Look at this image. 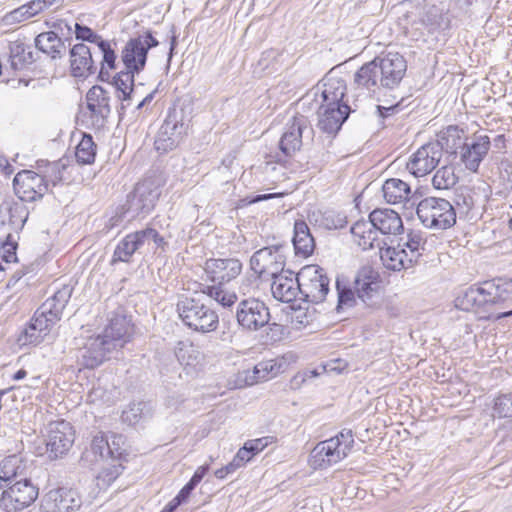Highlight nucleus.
<instances>
[{"label":"nucleus","instance_id":"f257e3e1","mask_svg":"<svg viewBox=\"0 0 512 512\" xmlns=\"http://www.w3.org/2000/svg\"><path fill=\"white\" fill-rule=\"evenodd\" d=\"M407 71V62L398 52L382 53L372 61L363 64L354 74L356 89L375 94L381 88L398 87Z\"/></svg>","mask_w":512,"mask_h":512},{"label":"nucleus","instance_id":"f03ea898","mask_svg":"<svg viewBox=\"0 0 512 512\" xmlns=\"http://www.w3.org/2000/svg\"><path fill=\"white\" fill-rule=\"evenodd\" d=\"M242 271V263L235 258L208 259L204 272L211 284L199 285L202 294L208 296L223 307H230L237 301L235 292L229 291L225 285L237 278Z\"/></svg>","mask_w":512,"mask_h":512},{"label":"nucleus","instance_id":"7ed1b4c3","mask_svg":"<svg viewBox=\"0 0 512 512\" xmlns=\"http://www.w3.org/2000/svg\"><path fill=\"white\" fill-rule=\"evenodd\" d=\"M166 180L162 173L152 172L127 195L126 212L131 217H145L150 214L158 202Z\"/></svg>","mask_w":512,"mask_h":512},{"label":"nucleus","instance_id":"20e7f679","mask_svg":"<svg viewBox=\"0 0 512 512\" xmlns=\"http://www.w3.org/2000/svg\"><path fill=\"white\" fill-rule=\"evenodd\" d=\"M354 446L351 429H343L336 436L319 442L311 451L309 464L313 469H326L345 459Z\"/></svg>","mask_w":512,"mask_h":512},{"label":"nucleus","instance_id":"39448f33","mask_svg":"<svg viewBox=\"0 0 512 512\" xmlns=\"http://www.w3.org/2000/svg\"><path fill=\"white\" fill-rule=\"evenodd\" d=\"M336 290L338 296L336 309L338 312L354 307L358 300L368 307H374L378 304L377 284L366 278L358 276L353 283H350L344 277H338L336 279Z\"/></svg>","mask_w":512,"mask_h":512},{"label":"nucleus","instance_id":"423d86ee","mask_svg":"<svg viewBox=\"0 0 512 512\" xmlns=\"http://www.w3.org/2000/svg\"><path fill=\"white\" fill-rule=\"evenodd\" d=\"M177 312L183 323L197 332L215 331L219 324L218 314L195 297H181L177 303Z\"/></svg>","mask_w":512,"mask_h":512},{"label":"nucleus","instance_id":"0eeeda50","mask_svg":"<svg viewBox=\"0 0 512 512\" xmlns=\"http://www.w3.org/2000/svg\"><path fill=\"white\" fill-rule=\"evenodd\" d=\"M420 222L429 229L446 230L456 223V212L452 204L438 197L422 199L416 208Z\"/></svg>","mask_w":512,"mask_h":512},{"label":"nucleus","instance_id":"6e6552de","mask_svg":"<svg viewBox=\"0 0 512 512\" xmlns=\"http://www.w3.org/2000/svg\"><path fill=\"white\" fill-rule=\"evenodd\" d=\"M301 286L300 300L318 304L322 303L329 293L330 280L325 270L318 265H307L299 272Z\"/></svg>","mask_w":512,"mask_h":512},{"label":"nucleus","instance_id":"1a4fd4ad","mask_svg":"<svg viewBox=\"0 0 512 512\" xmlns=\"http://www.w3.org/2000/svg\"><path fill=\"white\" fill-rule=\"evenodd\" d=\"M159 41L146 31L136 37L130 38L121 51V61L126 69L140 73L146 65L148 51L157 47Z\"/></svg>","mask_w":512,"mask_h":512},{"label":"nucleus","instance_id":"9d476101","mask_svg":"<svg viewBox=\"0 0 512 512\" xmlns=\"http://www.w3.org/2000/svg\"><path fill=\"white\" fill-rule=\"evenodd\" d=\"M38 494V488L27 477L21 478L3 491L0 507L7 512L21 511L34 503Z\"/></svg>","mask_w":512,"mask_h":512},{"label":"nucleus","instance_id":"9b49d317","mask_svg":"<svg viewBox=\"0 0 512 512\" xmlns=\"http://www.w3.org/2000/svg\"><path fill=\"white\" fill-rule=\"evenodd\" d=\"M75 433L65 420L53 421L46 426V449L50 459L64 456L72 447Z\"/></svg>","mask_w":512,"mask_h":512},{"label":"nucleus","instance_id":"f8f14e48","mask_svg":"<svg viewBox=\"0 0 512 512\" xmlns=\"http://www.w3.org/2000/svg\"><path fill=\"white\" fill-rule=\"evenodd\" d=\"M282 245L263 247L256 251L251 259V269L258 277H275L285 266V256L282 253Z\"/></svg>","mask_w":512,"mask_h":512},{"label":"nucleus","instance_id":"ddd939ff","mask_svg":"<svg viewBox=\"0 0 512 512\" xmlns=\"http://www.w3.org/2000/svg\"><path fill=\"white\" fill-rule=\"evenodd\" d=\"M236 319L243 329L257 331L269 323V308L263 301L254 297L244 299L238 304Z\"/></svg>","mask_w":512,"mask_h":512},{"label":"nucleus","instance_id":"4468645a","mask_svg":"<svg viewBox=\"0 0 512 512\" xmlns=\"http://www.w3.org/2000/svg\"><path fill=\"white\" fill-rule=\"evenodd\" d=\"M119 349L102 333L89 337L80 349L79 360L85 368L94 369L111 357Z\"/></svg>","mask_w":512,"mask_h":512},{"label":"nucleus","instance_id":"2eb2a0df","mask_svg":"<svg viewBox=\"0 0 512 512\" xmlns=\"http://www.w3.org/2000/svg\"><path fill=\"white\" fill-rule=\"evenodd\" d=\"M15 194L25 202L41 199L48 192V184L40 173L31 170L18 172L13 179Z\"/></svg>","mask_w":512,"mask_h":512},{"label":"nucleus","instance_id":"dca6fc26","mask_svg":"<svg viewBox=\"0 0 512 512\" xmlns=\"http://www.w3.org/2000/svg\"><path fill=\"white\" fill-rule=\"evenodd\" d=\"M442 156V146L430 142L421 146L410 156L406 167L415 177H422L437 167Z\"/></svg>","mask_w":512,"mask_h":512},{"label":"nucleus","instance_id":"f3484780","mask_svg":"<svg viewBox=\"0 0 512 512\" xmlns=\"http://www.w3.org/2000/svg\"><path fill=\"white\" fill-rule=\"evenodd\" d=\"M312 134L313 129L304 116L293 117L292 120L287 123L280 139L279 147L281 152L285 156L292 155L301 148L303 137H311Z\"/></svg>","mask_w":512,"mask_h":512},{"label":"nucleus","instance_id":"a211bd4d","mask_svg":"<svg viewBox=\"0 0 512 512\" xmlns=\"http://www.w3.org/2000/svg\"><path fill=\"white\" fill-rule=\"evenodd\" d=\"M81 504V497L75 489L58 488L46 493L41 506L45 512H74Z\"/></svg>","mask_w":512,"mask_h":512},{"label":"nucleus","instance_id":"6ab92c4d","mask_svg":"<svg viewBox=\"0 0 512 512\" xmlns=\"http://www.w3.org/2000/svg\"><path fill=\"white\" fill-rule=\"evenodd\" d=\"M86 103L93 126L103 127L111 113L109 93L100 86H93L86 94Z\"/></svg>","mask_w":512,"mask_h":512},{"label":"nucleus","instance_id":"aec40b11","mask_svg":"<svg viewBox=\"0 0 512 512\" xmlns=\"http://www.w3.org/2000/svg\"><path fill=\"white\" fill-rule=\"evenodd\" d=\"M352 111L349 105H319L318 126L326 133H337Z\"/></svg>","mask_w":512,"mask_h":512},{"label":"nucleus","instance_id":"412c9836","mask_svg":"<svg viewBox=\"0 0 512 512\" xmlns=\"http://www.w3.org/2000/svg\"><path fill=\"white\" fill-rule=\"evenodd\" d=\"M272 279L271 291L275 299L288 303L301 297L299 273L294 278L292 271L284 270Z\"/></svg>","mask_w":512,"mask_h":512},{"label":"nucleus","instance_id":"4be33fe9","mask_svg":"<svg viewBox=\"0 0 512 512\" xmlns=\"http://www.w3.org/2000/svg\"><path fill=\"white\" fill-rule=\"evenodd\" d=\"M509 290L512 291V281L506 282L503 285L486 282L482 287L471 288L466 293V299L468 302L477 303L478 305L486 303L496 304L506 300L503 293H507Z\"/></svg>","mask_w":512,"mask_h":512},{"label":"nucleus","instance_id":"5701e85b","mask_svg":"<svg viewBox=\"0 0 512 512\" xmlns=\"http://www.w3.org/2000/svg\"><path fill=\"white\" fill-rule=\"evenodd\" d=\"M70 66L74 77L86 78L97 71V66L93 60V52L83 43L75 44L70 49Z\"/></svg>","mask_w":512,"mask_h":512},{"label":"nucleus","instance_id":"b1692460","mask_svg":"<svg viewBox=\"0 0 512 512\" xmlns=\"http://www.w3.org/2000/svg\"><path fill=\"white\" fill-rule=\"evenodd\" d=\"M490 149V139L486 135L475 137L471 143H465L461 149V161L465 167L476 172Z\"/></svg>","mask_w":512,"mask_h":512},{"label":"nucleus","instance_id":"393cba45","mask_svg":"<svg viewBox=\"0 0 512 512\" xmlns=\"http://www.w3.org/2000/svg\"><path fill=\"white\" fill-rule=\"evenodd\" d=\"M346 83L341 78H327L321 87H317L315 101L318 105H348L343 101Z\"/></svg>","mask_w":512,"mask_h":512},{"label":"nucleus","instance_id":"a878e982","mask_svg":"<svg viewBox=\"0 0 512 512\" xmlns=\"http://www.w3.org/2000/svg\"><path fill=\"white\" fill-rule=\"evenodd\" d=\"M133 326L130 319L122 312H116L109 319L108 325L102 334L113 341L118 349H121L129 340Z\"/></svg>","mask_w":512,"mask_h":512},{"label":"nucleus","instance_id":"bb28decb","mask_svg":"<svg viewBox=\"0 0 512 512\" xmlns=\"http://www.w3.org/2000/svg\"><path fill=\"white\" fill-rule=\"evenodd\" d=\"M372 225L383 235H396L403 230V222L397 212L391 209H375L369 214Z\"/></svg>","mask_w":512,"mask_h":512},{"label":"nucleus","instance_id":"cd10ccee","mask_svg":"<svg viewBox=\"0 0 512 512\" xmlns=\"http://www.w3.org/2000/svg\"><path fill=\"white\" fill-rule=\"evenodd\" d=\"M36 48L52 60L61 59L66 54L65 42L53 31L43 32L35 38Z\"/></svg>","mask_w":512,"mask_h":512},{"label":"nucleus","instance_id":"c85d7f7f","mask_svg":"<svg viewBox=\"0 0 512 512\" xmlns=\"http://www.w3.org/2000/svg\"><path fill=\"white\" fill-rule=\"evenodd\" d=\"M27 464L19 456L11 455L0 462V489L9 486L16 478L27 476Z\"/></svg>","mask_w":512,"mask_h":512},{"label":"nucleus","instance_id":"c756f323","mask_svg":"<svg viewBox=\"0 0 512 512\" xmlns=\"http://www.w3.org/2000/svg\"><path fill=\"white\" fill-rule=\"evenodd\" d=\"M144 247L141 230L127 234L116 246L112 263L129 262L135 252Z\"/></svg>","mask_w":512,"mask_h":512},{"label":"nucleus","instance_id":"7c9ffc66","mask_svg":"<svg viewBox=\"0 0 512 512\" xmlns=\"http://www.w3.org/2000/svg\"><path fill=\"white\" fill-rule=\"evenodd\" d=\"M292 242L296 255L308 257L313 253L315 241L308 225L304 221L295 222Z\"/></svg>","mask_w":512,"mask_h":512},{"label":"nucleus","instance_id":"2f4dec72","mask_svg":"<svg viewBox=\"0 0 512 512\" xmlns=\"http://www.w3.org/2000/svg\"><path fill=\"white\" fill-rule=\"evenodd\" d=\"M380 258L383 265L393 271L407 269L413 265L411 259L408 257V251L405 248H401L400 244L398 247L381 249Z\"/></svg>","mask_w":512,"mask_h":512},{"label":"nucleus","instance_id":"473e14b6","mask_svg":"<svg viewBox=\"0 0 512 512\" xmlns=\"http://www.w3.org/2000/svg\"><path fill=\"white\" fill-rule=\"evenodd\" d=\"M161 127L163 128L164 135L169 134L174 137L172 142L168 141V143L170 145H178L188 130V124L184 121L183 111L170 110Z\"/></svg>","mask_w":512,"mask_h":512},{"label":"nucleus","instance_id":"72a5a7b5","mask_svg":"<svg viewBox=\"0 0 512 512\" xmlns=\"http://www.w3.org/2000/svg\"><path fill=\"white\" fill-rule=\"evenodd\" d=\"M351 234L355 242L363 250L374 248L375 243L378 241L377 231L369 219L354 223L351 227Z\"/></svg>","mask_w":512,"mask_h":512},{"label":"nucleus","instance_id":"f704fd0d","mask_svg":"<svg viewBox=\"0 0 512 512\" xmlns=\"http://www.w3.org/2000/svg\"><path fill=\"white\" fill-rule=\"evenodd\" d=\"M175 356L178 362L186 370H195L203 360V354L198 347L190 342H178L175 348Z\"/></svg>","mask_w":512,"mask_h":512},{"label":"nucleus","instance_id":"c9c22d12","mask_svg":"<svg viewBox=\"0 0 512 512\" xmlns=\"http://www.w3.org/2000/svg\"><path fill=\"white\" fill-rule=\"evenodd\" d=\"M465 134L463 129L458 126L450 125L438 134V139L435 143L442 146V152L445 150L448 153L455 154L457 149L465 145Z\"/></svg>","mask_w":512,"mask_h":512},{"label":"nucleus","instance_id":"e433bc0d","mask_svg":"<svg viewBox=\"0 0 512 512\" xmlns=\"http://www.w3.org/2000/svg\"><path fill=\"white\" fill-rule=\"evenodd\" d=\"M383 197L390 204H400L408 200L411 193L410 186L401 179H387L383 186Z\"/></svg>","mask_w":512,"mask_h":512},{"label":"nucleus","instance_id":"4c0bfd02","mask_svg":"<svg viewBox=\"0 0 512 512\" xmlns=\"http://www.w3.org/2000/svg\"><path fill=\"white\" fill-rule=\"evenodd\" d=\"M136 71H131V69H126L125 71H120L113 77V85L115 86L118 92V98L122 102H127V105L130 104V101L135 97L134 92V75Z\"/></svg>","mask_w":512,"mask_h":512},{"label":"nucleus","instance_id":"58836bf2","mask_svg":"<svg viewBox=\"0 0 512 512\" xmlns=\"http://www.w3.org/2000/svg\"><path fill=\"white\" fill-rule=\"evenodd\" d=\"M426 242L423 232L411 230L407 234L406 241L401 245V248H405L408 251L409 259H411L412 263H415L422 256Z\"/></svg>","mask_w":512,"mask_h":512},{"label":"nucleus","instance_id":"ea45409f","mask_svg":"<svg viewBox=\"0 0 512 512\" xmlns=\"http://www.w3.org/2000/svg\"><path fill=\"white\" fill-rule=\"evenodd\" d=\"M59 320L60 317L48 309V304H43L36 310L30 323L42 332V335H48L51 327Z\"/></svg>","mask_w":512,"mask_h":512},{"label":"nucleus","instance_id":"a19ab883","mask_svg":"<svg viewBox=\"0 0 512 512\" xmlns=\"http://www.w3.org/2000/svg\"><path fill=\"white\" fill-rule=\"evenodd\" d=\"M10 50L11 66L15 70H21L35 61L31 48L23 43H15Z\"/></svg>","mask_w":512,"mask_h":512},{"label":"nucleus","instance_id":"79ce46f5","mask_svg":"<svg viewBox=\"0 0 512 512\" xmlns=\"http://www.w3.org/2000/svg\"><path fill=\"white\" fill-rule=\"evenodd\" d=\"M148 417H150V410L145 402L130 403L121 415L122 421L128 425H136Z\"/></svg>","mask_w":512,"mask_h":512},{"label":"nucleus","instance_id":"37998d69","mask_svg":"<svg viewBox=\"0 0 512 512\" xmlns=\"http://www.w3.org/2000/svg\"><path fill=\"white\" fill-rule=\"evenodd\" d=\"M458 182V177L455 174V169L451 165H445L439 168L433 178L432 185L438 190H448Z\"/></svg>","mask_w":512,"mask_h":512},{"label":"nucleus","instance_id":"c03bdc74","mask_svg":"<svg viewBox=\"0 0 512 512\" xmlns=\"http://www.w3.org/2000/svg\"><path fill=\"white\" fill-rule=\"evenodd\" d=\"M96 156V145L91 135L84 134L78 143L75 151V157L80 164H91Z\"/></svg>","mask_w":512,"mask_h":512},{"label":"nucleus","instance_id":"a18cd8bd","mask_svg":"<svg viewBox=\"0 0 512 512\" xmlns=\"http://www.w3.org/2000/svg\"><path fill=\"white\" fill-rule=\"evenodd\" d=\"M97 49L99 54L102 56L99 76L103 80L105 76L109 77L108 70L116 68L117 56L115 51L111 48L110 43L104 39L97 45Z\"/></svg>","mask_w":512,"mask_h":512},{"label":"nucleus","instance_id":"49530a36","mask_svg":"<svg viewBox=\"0 0 512 512\" xmlns=\"http://www.w3.org/2000/svg\"><path fill=\"white\" fill-rule=\"evenodd\" d=\"M38 169L41 177L45 178V182L49 185L50 183L55 186L57 183L62 181V170L64 165L59 162H45L41 160L38 162Z\"/></svg>","mask_w":512,"mask_h":512},{"label":"nucleus","instance_id":"de8ad7c7","mask_svg":"<svg viewBox=\"0 0 512 512\" xmlns=\"http://www.w3.org/2000/svg\"><path fill=\"white\" fill-rule=\"evenodd\" d=\"M125 437L121 434L110 433L108 436L107 455L112 461L126 458Z\"/></svg>","mask_w":512,"mask_h":512},{"label":"nucleus","instance_id":"09e8293b","mask_svg":"<svg viewBox=\"0 0 512 512\" xmlns=\"http://www.w3.org/2000/svg\"><path fill=\"white\" fill-rule=\"evenodd\" d=\"M71 288L64 286L62 289L54 293V295L47 299L44 304H48V309L58 317H61L62 311L71 297Z\"/></svg>","mask_w":512,"mask_h":512},{"label":"nucleus","instance_id":"8fccbe9b","mask_svg":"<svg viewBox=\"0 0 512 512\" xmlns=\"http://www.w3.org/2000/svg\"><path fill=\"white\" fill-rule=\"evenodd\" d=\"M29 211L23 205H15L9 211V225L18 234L28 219Z\"/></svg>","mask_w":512,"mask_h":512},{"label":"nucleus","instance_id":"3c124183","mask_svg":"<svg viewBox=\"0 0 512 512\" xmlns=\"http://www.w3.org/2000/svg\"><path fill=\"white\" fill-rule=\"evenodd\" d=\"M18 238L12 233H8L5 240L1 243L2 260L5 263L17 262L16 250L18 247Z\"/></svg>","mask_w":512,"mask_h":512},{"label":"nucleus","instance_id":"603ef678","mask_svg":"<svg viewBox=\"0 0 512 512\" xmlns=\"http://www.w3.org/2000/svg\"><path fill=\"white\" fill-rule=\"evenodd\" d=\"M494 415L499 418L512 417V394H503L495 399Z\"/></svg>","mask_w":512,"mask_h":512},{"label":"nucleus","instance_id":"864d4df0","mask_svg":"<svg viewBox=\"0 0 512 512\" xmlns=\"http://www.w3.org/2000/svg\"><path fill=\"white\" fill-rule=\"evenodd\" d=\"M260 371L264 380H269L283 371L284 363L279 359H269L259 362Z\"/></svg>","mask_w":512,"mask_h":512},{"label":"nucleus","instance_id":"5fc2aeb1","mask_svg":"<svg viewBox=\"0 0 512 512\" xmlns=\"http://www.w3.org/2000/svg\"><path fill=\"white\" fill-rule=\"evenodd\" d=\"M141 234L144 246L153 243V249H164V247L167 245L165 239L154 228L146 227L145 229L141 230Z\"/></svg>","mask_w":512,"mask_h":512},{"label":"nucleus","instance_id":"6e6d98bb","mask_svg":"<svg viewBox=\"0 0 512 512\" xmlns=\"http://www.w3.org/2000/svg\"><path fill=\"white\" fill-rule=\"evenodd\" d=\"M107 445H108V435H105L102 432H99L95 435L91 442V450L95 456H98L100 459L107 460Z\"/></svg>","mask_w":512,"mask_h":512},{"label":"nucleus","instance_id":"4d7b16f0","mask_svg":"<svg viewBox=\"0 0 512 512\" xmlns=\"http://www.w3.org/2000/svg\"><path fill=\"white\" fill-rule=\"evenodd\" d=\"M45 336L34 325L29 323L28 327L21 334L19 341L23 345H37L43 341Z\"/></svg>","mask_w":512,"mask_h":512},{"label":"nucleus","instance_id":"13d9d810","mask_svg":"<svg viewBox=\"0 0 512 512\" xmlns=\"http://www.w3.org/2000/svg\"><path fill=\"white\" fill-rule=\"evenodd\" d=\"M75 34L77 39L94 43L96 46L103 40L102 37L96 34L91 28L78 23L75 24Z\"/></svg>","mask_w":512,"mask_h":512},{"label":"nucleus","instance_id":"bf43d9fd","mask_svg":"<svg viewBox=\"0 0 512 512\" xmlns=\"http://www.w3.org/2000/svg\"><path fill=\"white\" fill-rule=\"evenodd\" d=\"M123 468L121 463L113 464L111 467L104 468L99 474L98 479L110 484L122 473Z\"/></svg>","mask_w":512,"mask_h":512},{"label":"nucleus","instance_id":"052dcab7","mask_svg":"<svg viewBox=\"0 0 512 512\" xmlns=\"http://www.w3.org/2000/svg\"><path fill=\"white\" fill-rule=\"evenodd\" d=\"M173 138L174 137L170 136L169 134H165L164 135L163 128L160 127L159 132L157 134V137L155 139V143H154L156 150L165 153V152H168V151L173 150L174 148H176L177 145H170L168 143V141L172 142Z\"/></svg>","mask_w":512,"mask_h":512},{"label":"nucleus","instance_id":"680f3d73","mask_svg":"<svg viewBox=\"0 0 512 512\" xmlns=\"http://www.w3.org/2000/svg\"><path fill=\"white\" fill-rule=\"evenodd\" d=\"M55 0H32L24 4L28 10V17H33L54 4Z\"/></svg>","mask_w":512,"mask_h":512},{"label":"nucleus","instance_id":"e2e57ef3","mask_svg":"<svg viewBox=\"0 0 512 512\" xmlns=\"http://www.w3.org/2000/svg\"><path fill=\"white\" fill-rule=\"evenodd\" d=\"M250 368L239 371L236 375V384L238 387L252 386L257 384L255 376H252Z\"/></svg>","mask_w":512,"mask_h":512},{"label":"nucleus","instance_id":"0e129e2a","mask_svg":"<svg viewBox=\"0 0 512 512\" xmlns=\"http://www.w3.org/2000/svg\"><path fill=\"white\" fill-rule=\"evenodd\" d=\"M269 441L267 437L258 438L249 440L246 442L247 448L250 449L253 455H256L257 453L261 452L267 445Z\"/></svg>","mask_w":512,"mask_h":512},{"label":"nucleus","instance_id":"69168bd1","mask_svg":"<svg viewBox=\"0 0 512 512\" xmlns=\"http://www.w3.org/2000/svg\"><path fill=\"white\" fill-rule=\"evenodd\" d=\"M28 10L26 9L25 5L20 6L19 8L13 10L7 15V19L10 22L17 21L22 22L30 17H28Z\"/></svg>","mask_w":512,"mask_h":512},{"label":"nucleus","instance_id":"338daca9","mask_svg":"<svg viewBox=\"0 0 512 512\" xmlns=\"http://www.w3.org/2000/svg\"><path fill=\"white\" fill-rule=\"evenodd\" d=\"M253 456L254 455L252 454L250 449L247 448V445L245 443L244 446L238 450L234 458L243 466L245 463L250 461Z\"/></svg>","mask_w":512,"mask_h":512},{"label":"nucleus","instance_id":"774afa93","mask_svg":"<svg viewBox=\"0 0 512 512\" xmlns=\"http://www.w3.org/2000/svg\"><path fill=\"white\" fill-rule=\"evenodd\" d=\"M208 471L209 465H202L198 467L197 470L194 472L193 476L191 477V479L189 480V482L196 487L201 482V480Z\"/></svg>","mask_w":512,"mask_h":512}]
</instances>
